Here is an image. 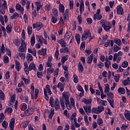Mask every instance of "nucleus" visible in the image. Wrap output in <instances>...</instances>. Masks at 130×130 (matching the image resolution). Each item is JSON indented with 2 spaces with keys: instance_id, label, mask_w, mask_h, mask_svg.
<instances>
[{
  "instance_id": "33",
  "label": "nucleus",
  "mask_w": 130,
  "mask_h": 130,
  "mask_svg": "<svg viewBox=\"0 0 130 130\" xmlns=\"http://www.w3.org/2000/svg\"><path fill=\"white\" fill-rule=\"evenodd\" d=\"M75 38L78 44H80V42L81 41V36L80 35V34H76L75 36Z\"/></svg>"
},
{
  "instance_id": "44",
  "label": "nucleus",
  "mask_w": 130,
  "mask_h": 130,
  "mask_svg": "<svg viewBox=\"0 0 130 130\" xmlns=\"http://www.w3.org/2000/svg\"><path fill=\"white\" fill-rule=\"evenodd\" d=\"M12 112H13V109L11 107H9L6 109L5 113H6V112H8L9 114H11V113H12Z\"/></svg>"
},
{
  "instance_id": "41",
  "label": "nucleus",
  "mask_w": 130,
  "mask_h": 130,
  "mask_svg": "<svg viewBox=\"0 0 130 130\" xmlns=\"http://www.w3.org/2000/svg\"><path fill=\"white\" fill-rule=\"evenodd\" d=\"M77 89L78 90V91L81 92L82 95L84 96V93H85V92L84 91V89H83V87H82L80 85H78V86L77 87Z\"/></svg>"
},
{
  "instance_id": "59",
  "label": "nucleus",
  "mask_w": 130,
  "mask_h": 130,
  "mask_svg": "<svg viewBox=\"0 0 130 130\" xmlns=\"http://www.w3.org/2000/svg\"><path fill=\"white\" fill-rule=\"evenodd\" d=\"M27 33L28 35L32 34V26H28L27 27Z\"/></svg>"
},
{
  "instance_id": "42",
  "label": "nucleus",
  "mask_w": 130,
  "mask_h": 130,
  "mask_svg": "<svg viewBox=\"0 0 130 130\" xmlns=\"http://www.w3.org/2000/svg\"><path fill=\"white\" fill-rule=\"evenodd\" d=\"M127 128H128V124L126 123L123 124L121 127V130H126Z\"/></svg>"
},
{
  "instance_id": "28",
  "label": "nucleus",
  "mask_w": 130,
  "mask_h": 130,
  "mask_svg": "<svg viewBox=\"0 0 130 130\" xmlns=\"http://www.w3.org/2000/svg\"><path fill=\"white\" fill-rule=\"evenodd\" d=\"M94 20H101L102 19V15L101 14H94Z\"/></svg>"
},
{
  "instance_id": "13",
  "label": "nucleus",
  "mask_w": 130,
  "mask_h": 130,
  "mask_svg": "<svg viewBox=\"0 0 130 130\" xmlns=\"http://www.w3.org/2000/svg\"><path fill=\"white\" fill-rule=\"evenodd\" d=\"M51 60H52V57L49 56L48 61L46 63V67L47 68H50L52 67V63H51Z\"/></svg>"
},
{
  "instance_id": "3",
  "label": "nucleus",
  "mask_w": 130,
  "mask_h": 130,
  "mask_svg": "<svg viewBox=\"0 0 130 130\" xmlns=\"http://www.w3.org/2000/svg\"><path fill=\"white\" fill-rule=\"evenodd\" d=\"M7 9V1H4L3 4L0 2V14L5 15Z\"/></svg>"
},
{
  "instance_id": "45",
  "label": "nucleus",
  "mask_w": 130,
  "mask_h": 130,
  "mask_svg": "<svg viewBox=\"0 0 130 130\" xmlns=\"http://www.w3.org/2000/svg\"><path fill=\"white\" fill-rule=\"evenodd\" d=\"M57 21V16L52 15V22L53 24H55Z\"/></svg>"
},
{
  "instance_id": "29",
  "label": "nucleus",
  "mask_w": 130,
  "mask_h": 130,
  "mask_svg": "<svg viewBox=\"0 0 130 130\" xmlns=\"http://www.w3.org/2000/svg\"><path fill=\"white\" fill-rule=\"evenodd\" d=\"M114 43L117 44L118 46H121V40L118 38H116L114 40Z\"/></svg>"
},
{
  "instance_id": "48",
  "label": "nucleus",
  "mask_w": 130,
  "mask_h": 130,
  "mask_svg": "<svg viewBox=\"0 0 130 130\" xmlns=\"http://www.w3.org/2000/svg\"><path fill=\"white\" fill-rule=\"evenodd\" d=\"M98 110L99 112V113H101V112L104 110V107H103V106H99Z\"/></svg>"
},
{
  "instance_id": "36",
  "label": "nucleus",
  "mask_w": 130,
  "mask_h": 130,
  "mask_svg": "<svg viewBox=\"0 0 130 130\" xmlns=\"http://www.w3.org/2000/svg\"><path fill=\"white\" fill-rule=\"evenodd\" d=\"M57 88H60V91H61V92H62L63 91V85L62 84V83H61V82H59L57 85Z\"/></svg>"
},
{
  "instance_id": "53",
  "label": "nucleus",
  "mask_w": 130,
  "mask_h": 130,
  "mask_svg": "<svg viewBox=\"0 0 130 130\" xmlns=\"http://www.w3.org/2000/svg\"><path fill=\"white\" fill-rule=\"evenodd\" d=\"M85 45H86V42L85 41L82 42L80 46L81 50H84L85 49Z\"/></svg>"
},
{
  "instance_id": "27",
  "label": "nucleus",
  "mask_w": 130,
  "mask_h": 130,
  "mask_svg": "<svg viewBox=\"0 0 130 130\" xmlns=\"http://www.w3.org/2000/svg\"><path fill=\"white\" fill-rule=\"evenodd\" d=\"M94 56V54L91 53L90 55L87 58V63H92L93 61V57Z\"/></svg>"
},
{
  "instance_id": "7",
  "label": "nucleus",
  "mask_w": 130,
  "mask_h": 130,
  "mask_svg": "<svg viewBox=\"0 0 130 130\" xmlns=\"http://www.w3.org/2000/svg\"><path fill=\"white\" fill-rule=\"evenodd\" d=\"M121 5H119L117 7V13L118 15H123V9L121 7Z\"/></svg>"
},
{
  "instance_id": "20",
  "label": "nucleus",
  "mask_w": 130,
  "mask_h": 130,
  "mask_svg": "<svg viewBox=\"0 0 130 130\" xmlns=\"http://www.w3.org/2000/svg\"><path fill=\"white\" fill-rule=\"evenodd\" d=\"M57 42L59 43L62 47H66V46H67V43H66V41L62 39L58 40Z\"/></svg>"
},
{
  "instance_id": "49",
  "label": "nucleus",
  "mask_w": 130,
  "mask_h": 130,
  "mask_svg": "<svg viewBox=\"0 0 130 130\" xmlns=\"http://www.w3.org/2000/svg\"><path fill=\"white\" fill-rule=\"evenodd\" d=\"M98 124H99V125H100V126H102V125H103V120H102V119L101 118H98Z\"/></svg>"
},
{
  "instance_id": "31",
  "label": "nucleus",
  "mask_w": 130,
  "mask_h": 130,
  "mask_svg": "<svg viewBox=\"0 0 130 130\" xmlns=\"http://www.w3.org/2000/svg\"><path fill=\"white\" fill-rule=\"evenodd\" d=\"M23 64L25 67L24 71L25 72V74H26V75H29V71H28V63H27V62H24Z\"/></svg>"
},
{
  "instance_id": "1",
  "label": "nucleus",
  "mask_w": 130,
  "mask_h": 130,
  "mask_svg": "<svg viewBox=\"0 0 130 130\" xmlns=\"http://www.w3.org/2000/svg\"><path fill=\"white\" fill-rule=\"evenodd\" d=\"M91 105H87L83 106L84 110L86 113L88 114V113H96V114H99V112L98 111V108H93L92 110H91Z\"/></svg>"
},
{
  "instance_id": "25",
  "label": "nucleus",
  "mask_w": 130,
  "mask_h": 130,
  "mask_svg": "<svg viewBox=\"0 0 130 130\" xmlns=\"http://www.w3.org/2000/svg\"><path fill=\"white\" fill-rule=\"evenodd\" d=\"M108 57H106V59H107L105 62V66L107 69H109V66H110L111 62L108 60Z\"/></svg>"
},
{
  "instance_id": "43",
  "label": "nucleus",
  "mask_w": 130,
  "mask_h": 130,
  "mask_svg": "<svg viewBox=\"0 0 130 130\" xmlns=\"http://www.w3.org/2000/svg\"><path fill=\"white\" fill-rule=\"evenodd\" d=\"M59 12H61V13H64V6L63 5H60L59 8Z\"/></svg>"
},
{
  "instance_id": "54",
  "label": "nucleus",
  "mask_w": 130,
  "mask_h": 130,
  "mask_svg": "<svg viewBox=\"0 0 130 130\" xmlns=\"http://www.w3.org/2000/svg\"><path fill=\"white\" fill-rule=\"evenodd\" d=\"M47 71H48L47 72V74H48V75H49V74H52V73H53V72H54V69L50 68L48 69Z\"/></svg>"
},
{
  "instance_id": "22",
  "label": "nucleus",
  "mask_w": 130,
  "mask_h": 130,
  "mask_svg": "<svg viewBox=\"0 0 130 130\" xmlns=\"http://www.w3.org/2000/svg\"><path fill=\"white\" fill-rule=\"evenodd\" d=\"M13 26H12L11 24H9L8 25V26L6 27V30L7 33L8 34H11V32H12V30H13Z\"/></svg>"
},
{
  "instance_id": "2",
  "label": "nucleus",
  "mask_w": 130,
  "mask_h": 130,
  "mask_svg": "<svg viewBox=\"0 0 130 130\" xmlns=\"http://www.w3.org/2000/svg\"><path fill=\"white\" fill-rule=\"evenodd\" d=\"M63 97H64L65 99V105L67 109H68V110H71V109L73 108V107L70 104V100H69V95L66 94V92H63Z\"/></svg>"
},
{
  "instance_id": "24",
  "label": "nucleus",
  "mask_w": 130,
  "mask_h": 130,
  "mask_svg": "<svg viewBox=\"0 0 130 130\" xmlns=\"http://www.w3.org/2000/svg\"><path fill=\"white\" fill-rule=\"evenodd\" d=\"M38 53L41 55L45 56L46 54V49H42V50H39Z\"/></svg>"
},
{
  "instance_id": "21",
  "label": "nucleus",
  "mask_w": 130,
  "mask_h": 130,
  "mask_svg": "<svg viewBox=\"0 0 130 130\" xmlns=\"http://www.w3.org/2000/svg\"><path fill=\"white\" fill-rule=\"evenodd\" d=\"M55 109L57 110L58 109H59L60 108V105H59V102L58 101V99H56L55 101V105H54Z\"/></svg>"
},
{
  "instance_id": "15",
  "label": "nucleus",
  "mask_w": 130,
  "mask_h": 130,
  "mask_svg": "<svg viewBox=\"0 0 130 130\" xmlns=\"http://www.w3.org/2000/svg\"><path fill=\"white\" fill-rule=\"evenodd\" d=\"M15 68L17 72L21 70V63L19 62L18 60H15Z\"/></svg>"
},
{
  "instance_id": "50",
  "label": "nucleus",
  "mask_w": 130,
  "mask_h": 130,
  "mask_svg": "<svg viewBox=\"0 0 130 130\" xmlns=\"http://www.w3.org/2000/svg\"><path fill=\"white\" fill-rule=\"evenodd\" d=\"M127 66H128V63L127 62V61H124L122 62L121 64L122 68H127Z\"/></svg>"
},
{
  "instance_id": "55",
  "label": "nucleus",
  "mask_w": 130,
  "mask_h": 130,
  "mask_svg": "<svg viewBox=\"0 0 130 130\" xmlns=\"http://www.w3.org/2000/svg\"><path fill=\"white\" fill-rule=\"evenodd\" d=\"M120 49H121L120 47H118L116 45H114V52H117L118 50H119Z\"/></svg>"
},
{
  "instance_id": "19",
  "label": "nucleus",
  "mask_w": 130,
  "mask_h": 130,
  "mask_svg": "<svg viewBox=\"0 0 130 130\" xmlns=\"http://www.w3.org/2000/svg\"><path fill=\"white\" fill-rule=\"evenodd\" d=\"M32 70H33V71H35L36 70V65L35 64V63H30L28 67V69L27 71H32Z\"/></svg>"
},
{
  "instance_id": "30",
  "label": "nucleus",
  "mask_w": 130,
  "mask_h": 130,
  "mask_svg": "<svg viewBox=\"0 0 130 130\" xmlns=\"http://www.w3.org/2000/svg\"><path fill=\"white\" fill-rule=\"evenodd\" d=\"M68 59H69V55H66L62 57L61 61L62 64H63L64 63V62H66V61H67V60H68Z\"/></svg>"
},
{
  "instance_id": "52",
  "label": "nucleus",
  "mask_w": 130,
  "mask_h": 130,
  "mask_svg": "<svg viewBox=\"0 0 130 130\" xmlns=\"http://www.w3.org/2000/svg\"><path fill=\"white\" fill-rule=\"evenodd\" d=\"M107 100L108 102L110 103L111 106L113 108L114 107V106H113V103H114L113 99H108Z\"/></svg>"
},
{
  "instance_id": "32",
  "label": "nucleus",
  "mask_w": 130,
  "mask_h": 130,
  "mask_svg": "<svg viewBox=\"0 0 130 130\" xmlns=\"http://www.w3.org/2000/svg\"><path fill=\"white\" fill-rule=\"evenodd\" d=\"M118 92L120 94H122V95H124V94H125V89L124 88L120 87L118 89Z\"/></svg>"
},
{
  "instance_id": "12",
  "label": "nucleus",
  "mask_w": 130,
  "mask_h": 130,
  "mask_svg": "<svg viewBox=\"0 0 130 130\" xmlns=\"http://www.w3.org/2000/svg\"><path fill=\"white\" fill-rule=\"evenodd\" d=\"M82 102H83L85 104H91L92 103V98H89L88 99L83 98L82 99Z\"/></svg>"
},
{
  "instance_id": "60",
  "label": "nucleus",
  "mask_w": 130,
  "mask_h": 130,
  "mask_svg": "<svg viewBox=\"0 0 130 130\" xmlns=\"http://www.w3.org/2000/svg\"><path fill=\"white\" fill-rule=\"evenodd\" d=\"M77 19L79 22V24L81 25L82 24V15H78L77 17Z\"/></svg>"
},
{
  "instance_id": "11",
  "label": "nucleus",
  "mask_w": 130,
  "mask_h": 130,
  "mask_svg": "<svg viewBox=\"0 0 130 130\" xmlns=\"http://www.w3.org/2000/svg\"><path fill=\"white\" fill-rule=\"evenodd\" d=\"M78 70L80 74H81V73H83V72L84 71V67H83V64H82V62H79V63H78Z\"/></svg>"
},
{
  "instance_id": "62",
  "label": "nucleus",
  "mask_w": 130,
  "mask_h": 130,
  "mask_svg": "<svg viewBox=\"0 0 130 130\" xmlns=\"http://www.w3.org/2000/svg\"><path fill=\"white\" fill-rule=\"evenodd\" d=\"M15 44L16 46H19L21 44V41L20 39L15 40Z\"/></svg>"
},
{
  "instance_id": "39",
  "label": "nucleus",
  "mask_w": 130,
  "mask_h": 130,
  "mask_svg": "<svg viewBox=\"0 0 130 130\" xmlns=\"http://www.w3.org/2000/svg\"><path fill=\"white\" fill-rule=\"evenodd\" d=\"M21 79L23 80V81H24V84H25L26 85H28V84L30 83V81L29 80V79H26L23 75L21 77Z\"/></svg>"
},
{
  "instance_id": "61",
  "label": "nucleus",
  "mask_w": 130,
  "mask_h": 130,
  "mask_svg": "<svg viewBox=\"0 0 130 130\" xmlns=\"http://www.w3.org/2000/svg\"><path fill=\"white\" fill-rule=\"evenodd\" d=\"M73 78L74 83H77L79 82V80H78V76L76 75V74H74Z\"/></svg>"
},
{
  "instance_id": "35",
  "label": "nucleus",
  "mask_w": 130,
  "mask_h": 130,
  "mask_svg": "<svg viewBox=\"0 0 130 130\" xmlns=\"http://www.w3.org/2000/svg\"><path fill=\"white\" fill-rule=\"evenodd\" d=\"M71 37H72V32L69 31L66 32L64 36V39H69V38H71Z\"/></svg>"
},
{
  "instance_id": "38",
  "label": "nucleus",
  "mask_w": 130,
  "mask_h": 130,
  "mask_svg": "<svg viewBox=\"0 0 130 130\" xmlns=\"http://www.w3.org/2000/svg\"><path fill=\"white\" fill-rule=\"evenodd\" d=\"M52 13L54 16L57 17V16H58V11H57V9L55 8L53 9Z\"/></svg>"
},
{
  "instance_id": "4",
  "label": "nucleus",
  "mask_w": 130,
  "mask_h": 130,
  "mask_svg": "<svg viewBox=\"0 0 130 130\" xmlns=\"http://www.w3.org/2000/svg\"><path fill=\"white\" fill-rule=\"evenodd\" d=\"M89 37H91V32L89 29H86L82 35L81 40L82 41L86 40L87 38H89Z\"/></svg>"
},
{
  "instance_id": "46",
  "label": "nucleus",
  "mask_w": 130,
  "mask_h": 130,
  "mask_svg": "<svg viewBox=\"0 0 130 130\" xmlns=\"http://www.w3.org/2000/svg\"><path fill=\"white\" fill-rule=\"evenodd\" d=\"M0 99L2 100H5V93L2 90H0Z\"/></svg>"
},
{
  "instance_id": "63",
  "label": "nucleus",
  "mask_w": 130,
  "mask_h": 130,
  "mask_svg": "<svg viewBox=\"0 0 130 130\" xmlns=\"http://www.w3.org/2000/svg\"><path fill=\"white\" fill-rule=\"evenodd\" d=\"M70 10H72L74 8V1H71L70 0Z\"/></svg>"
},
{
  "instance_id": "10",
  "label": "nucleus",
  "mask_w": 130,
  "mask_h": 130,
  "mask_svg": "<svg viewBox=\"0 0 130 130\" xmlns=\"http://www.w3.org/2000/svg\"><path fill=\"white\" fill-rule=\"evenodd\" d=\"M123 54V53L121 51L118 52V53H115L114 54L113 61H116V59H117V57H120Z\"/></svg>"
},
{
  "instance_id": "40",
  "label": "nucleus",
  "mask_w": 130,
  "mask_h": 130,
  "mask_svg": "<svg viewBox=\"0 0 130 130\" xmlns=\"http://www.w3.org/2000/svg\"><path fill=\"white\" fill-rule=\"evenodd\" d=\"M11 20H13V19H17V18H19V14H18V13L15 12L13 14V16H11Z\"/></svg>"
},
{
  "instance_id": "34",
  "label": "nucleus",
  "mask_w": 130,
  "mask_h": 130,
  "mask_svg": "<svg viewBox=\"0 0 130 130\" xmlns=\"http://www.w3.org/2000/svg\"><path fill=\"white\" fill-rule=\"evenodd\" d=\"M30 44L31 46H34V45L35 44V36H34V35L31 37Z\"/></svg>"
},
{
  "instance_id": "17",
  "label": "nucleus",
  "mask_w": 130,
  "mask_h": 130,
  "mask_svg": "<svg viewBox=\"0 0 130 130\" xmlns=\"http://www.w3.org/2000/svg\"><path fill=\"white\" fill-rule=\"evenodd\" d=\"M14 125H15V120L14 118H12L9 124L10 130H14Z\"/></svg>"
},
{
  "instance_id": "6",
  "label": "nucleus",
  "mask_w": 130,
  "mask_h": 130,
  "mask_svg": "<svg viewBox=\"0 0 130 130\" xmlns=\"http://www.w3.org/2000/svg\"><path fill=\"white\" fill-rule=\"evenodd\" d=\"M42 27H43V24H42V22H37L36 23H33L32 24L33 29L37 28V31H39Z\"/></svg>"
},
{
  "instance_id": "14",
  "label": "nucleus",
  "mask_w": 130,
  "mask_h": 130,
  "mask_svg": "<svg viewBox=\"0 0 130 130\" xmlns=\"http://www.w3.org/2000/svg\"><path fill=\"white\" fill-rule=\"evenodd\" d=\"M36 6H37V12H39L40 9L42 8V5H41V2L40 1H38V2H35Z\"/></svg>"
},
{
  "instance_id": "47",
  "label": "nucleus",
  "mask_w": 130,
  "mask_h": 130,
  "mask_svg": "<svg viewBox=\"0 0 130 130\" xmlns=\"http://www.w3.org/2000/svg\"><path fill=\"white\" fill-rule=\"evenodd\" d=\"M110 91V88L109 87V85L108 84H107L105 86L104 92L105 93H109Z\"/></svg>"
},
{
  "instance_id": "56",
  "label": "nucleus",
  "mask_w": 130,
  "mask_h": 130,
  "mask_svg": "<svg viewBox=\"0 0 130 130\" xmlns=\"http://www.w3.org/2000/svg\"><path fill=\"white\" fill-rule=\"evenodd\" d=\"M28 123H29V122H28V121H25L22 123V127H23V128H26V127H27V126H28Z\"/></svg>"
},
{
  "instance_id": "8",
  "label": "nucleus",
  "mask_w": 130,
  "mask_h": 130,
  "mask_svg": "<svg viewBox=\"0 0 130 130\" xmlns=\"http://www.w3.org/2000/svg\"><path fill=\"white\" fill-rule=\"evenodd\" d=\"M39 94V90L37 88H36L35 90V97H34V94L33 93H31V99H35V100L37 99Z\"/></svg>"
},
{
  "instance_id": "58",
  "label": "nucleus",
  "mask_w": 130,
  "mask_h": 130,
  "mask_svg": "<svg viewBox=\"0 0 130 130\" xmlns=\"http://www.w3.org/2000/svg\"><path fill=\"white\" fill-rule=\"evenodd\" d=\"M37 76L39 79H41L43 77V73L42 72H38L37 73Z\"/></svg>"
},
{
  "instance_id": "23",
  "label": "nucleus",
  "mask_w": 130,
  "mask_h": 130,
  "mask_svg": "<svg viewBox=\"0 0 130 130\" xmlns=\"http://www.w3.org/2000/svg\"><path fill=\"white\" fill-rule=\"evenodd\" d=\"M26 59L27 62H30L33 60V56L30 53H27L26 55Z\"/></svg>"
},
{
  "instance_id": "37",
  "label": "nucleus",
  "mask_w": 130,
  "mask_h": 130,
  "mask_svg": "<svg viewBox=\"0 0 130 130\" xmlns=\"http://www.w3.org/2000/svg\"><path fill=\"white\" fill-rule=\"evenodd\" d=\"M123 85H124V86H126L127 85H130L129 77H127L126 80L123 81Z\"/></svg>"
},
{
  "instance_id": "9",
  "label": "nucleus",
  "mask_w": 130,
  "mask_h": 130,
  "mask_svg": "<svg viewBox=\"0 0 130 130\" xmlns=\"http://www.w3.org/2000/svg\"><path fill=\"white\" fill-rule=\"evenodd\" d=\"M16 9L17 11H20V13H21L22 15L24 14V8L21 6V5L17 4L16 5Z\"/></svg>"
},
{
  "instance_id": "51",
  "label": "nucleus",
  "mask_w": 130,
  "mask_h": 130,
  "mask_svg": "<svg viewBox=\"0 0 130 130\" xmlns=\"http://www.w3.org/2000/svg\"><path fill=\"white\" fill-rule=\"evenodd\" d=\"M4 119H5V115L4 114V113H1L0 114V123L3 122Z\"/></svg>"
},
{
  "instance_id": "26",
  "label": "nucleus",
  "mask_w": 130,
  "mask_h": 130,
  "mask_svg": "<svg viewBox=\"0 0 130 130\" xmlns=\"http://www.w3.org/2000/svg\"><path fill=\"white\" fill-rule=\"evenodd\" d=\"M124 115L125 116V118L130 121V111H125Z\"/></svg>"
},
{
  "instance_id": "18",
  "label": "nucleus",
  "mask_w": 130,
  "mask_h": 130,
  "mask_svg": "<svg viewBox=\"0 0 130 130\" xmlns=\"http://www.w3.org/2000/svg\"><path fill=\"white\" fill-rule=\"evenodd\" d=\"M28 108L27 107V104L25 103H24L22 105H21V110L22 111H25V112H29V108Z\"/></svg>"
},
{
  "instance_id": "64",
  "label": "nucleus",
  "mask_w": 130,
  "mask_h": 130,
  "mask_svg": "<svg viewBox=\"0 0 130 130\" xmlns=\"http://www.w3.org/2000/svg\"><path fill=\"white\" fill-rule=\"evenodd\" d=\"M4 61L5 63H8V62H9V57H8V56H4Z\"/></svg>"
},
{
  "instance_id": "5",
  "label": "nucleus",
  "mask_w": 130,
  "mask_h": 130,
  "mask_svg": "<svg viewBox=\"0 0 130 130\" xmlns=\"http://www.w3.org/2000/svg\"><path fill=\"white\" fill-rule=\"evenodd\" d=\"M27 49V45H26V43L23 40H21V45L18 49V51L20 52H24L25 50Z\"/></svg>"
},
{
  "instance_id": "57",
  "label": "nucleus",
  "mask_w": 130,
  "mask_h": 130,
  "mask_svg": "<svg viewBox=\"0 0 130 130\" xmlns=\"http://www.w3.org/2000/svg\"><path fill=\"white\" fill-rule=\"evenodd\" d=\"M8 125H9V123H8V122L6 121H4L3 122L2 126H3V127H5V128H7V127H8Z\"/></svg>"
},
{
  "instance_id": "16",
  "label": "nucleus",
  "mask_w": 130,
  "mask_h": 130,
  "mask_svg": "<svg viewBox=\"0 0 130 130\" xmlns=\"http://www.w3.org/2000/svg\"><path fill=\"white\" fill-rule=\"evenodd\" d=\"M102 27L106 32H109V30L112 28V26L110 25H107L106 24H102Z\"/></svg>"
}]
</instances>
